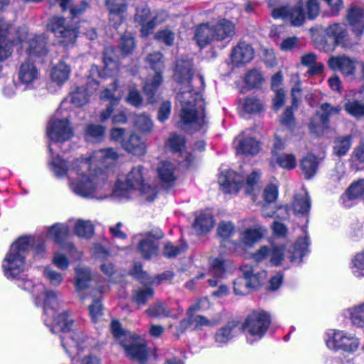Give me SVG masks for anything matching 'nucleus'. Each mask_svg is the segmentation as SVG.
<instances>
[{
	"mask_svg": "<svg viewBox=\"0 0 364 364\" xmlns=\"http://www.w3.org/2000/svg\"><path fill=\"white\" fill-rule=\"evenodd\" d=\"M277 164L282 168L291 170L296 166V157L291 154H284L275 156Z\"/></svg>",
	"mask_w": 364,
	"mask_h": 364,
	"instance_id": "55",
	"label": "nucleus"
},
{
	"mask_svg": "<svg viewBox=\"0 0 364 364\" xmlns=\"http://www.w3.org/2000/svg\"><path fill=\"white\" fill-rule=\"evenodd\" d=\"M105 128L100 124H88L85 129L87 137H90L94 140H101L105 134Z\"/></svg>",
	"mask_w": 364,
	"mask_h": 364,
	"instance_id": "59",
	"label": "nucleus"
},
{
	"mask_svg": "<svg viewBox=\"0 0 364 364\" xmlns=\"http://www.w3.org/2000/svg\"><path fill=\"white\" fill-rule=\"evenodd\" d=\"M89 313L92 322L96 323L102 316V306L99 299H95L89 306Z\"/></svg>",
	"mask_w": 364,
	"mask_h": 364,
	"instance_id": "62",
	"label": "nucleus"
},
{
	"mask_svg": "<svg viewBox=\"0 0 364 364\" xmlns=\"http://www.w3.org/2000/svg\"><path fill=\"white\" fill-rule=\"evenodd\" d=\"M214 224L215 221L212 213L205 211L196 217L193 226L198 234H205L213 228Z\"/></svg>",
	"mask_w": 364,
	"mask_h": 364,
	"instance_id": "28",
	"label": "nucleus"
},
{
	"mask_svg": "<svg viewBox=\"0 0 364 364\" xmlns=\"http://www.w3.org/2000/svg\"><path fill=\"white\" fill-rule=\"evenodd\" d=\"M47 28L64 47L73 46L79 33L77 28L67 23L65 18L57 16L49 19Z\"/></svg>",
	"mask_w": 364,
	"mask_h": 364,
	"instance_id": "8",
	"label": "nucleus"
},
{
	"mask_svg": "<svg viewBox=\"0 0 364 364\" xmlns=\"http://www.w3.org/2000/svg\"><path fill=\"white\" fill-rule=\"evenodd\" d=\"M152 13L150 8L144 4L136 7L134 15V21L141 26L140 33L144 27L149 23V20L151 18Z\"/></svg>",
	"mask_w": 364,
	"mask_h": 364,
	"instance_id": "44",
	"label": "nucleus"
},
{
	"mask_svg": "<svg viewBox=\"0 0 364 364\" xmlns=\"http://www.w3.org/2000/svg\"><path fill=\"white\" fill-rule=\"evenodd\" d=\"M345 110L351 116L359 118L364 116V102L349 100L345 104Z\"/></svg>",
	"mask_w": 364,
	"mask_h": 364,
	"instance_id": "48",
	"label": "nucleus"
},
{
	"mask_svg": "<svg viewBox=\"0 0 364 364\" xmlns=\"http://www.w3.org/2000/svg\"><path fill=\"white\" fill-rule=\"evenodd\" d=\"M158 176L161 185L168 188L174 186L176 181V166L169 161H161L157 167Z\"/></svg>",
	"mask_w": 364,
	"mask_h": 364,
	"instance_id": "23",
	"label": "nucleus"
},
{
	"mask_svg": "<svg viewBox=\"0 0 364 364\" xmlns=\"http://www.w3.org/2000/svg\"><path fill=\"white\" fill-rule=\"evenodd\" d=\"M300 167L306 179L311 178L318 168L317 158L312 154H308L301 161Z\"/></svg>",
	"mask_w": 364,
	"mask_h": 364,
	"instance_id": "38",
	"label": "nucleus"
},
{
	"mask_svg": "<svg viewBox=\"0 0 364 364\" xmlns=\"http://www.w3.org/2000/svg\"><path fill=\"white\" fill-rule=\"evenodd\" d=\"M355 60L346 55L333 56L328 61V67L333 70H340L346 75H352L355 72Z\"/></svg>",
	"mask_w": 364,
	"mask_h": 364,
	"instance_id": "25",
	"label": "nucleus"
},
{
	"mask_svg": "<svg viewBox=\"0 0 364 364\" xmlns=\"http://www.w3.org/2000/svg\"><path fill=\"white\" fill-rule=\"evenodd\" d=\"M287 0H268V6L272 9V16L289 21L293 26H299L305 20V14L301 6L289 7L281 6Z\"/></svg>",
	"mask_w": 364,
	"mask_h": 364,
	"instance_id": "11",
	"label": "nucleus"
},
{
	"mask_svg": "<svg viewBox=\"0 0 364 364\" xmlns=\"http://www.w3.org/2000/svg\"><path fill=\"white\" fill-rule=\"evenodd\" d=\"M36 295L35 303L43 309L45 324L53 333H63L60 336L61 344L69 356L71 357L75 353H80L86 348L83 333L79 330H72L74 323L66 312L55 316L59 306L57 292L45 289Z\"/></svg>",
	"mask_w": 364,
	"mask_h": 364,
	"instance_id": "3",
	"label": "nucleus"
},
{
	"mask_svg": "<svg viewBox=\"0 0 364 364\" xmlns=\"http://www.w3.org/2000/svg\"><path fill=\"white\" fill-rule=\"evenodd\" d=\"M111 331L114 338L120 344L122 343V341H126L133 335L130 332L124 331L122 328L121 323L117 320H112L111 323Z\"/></svg>",
	"mask_w": 364,
	"mask_h": 364,
	"instance_id": "57",
	"label": "nucleus"
},
{
	"mask_svg": "<svg viewBox=\"0 0 364 364\" xmlns=\"http://www.w3.org/2000/svg\"><path fill=\"white\" fill-rule=\"evenodd\" d=\"M264 232L265 229L260 225L248 228L242 232L241 240L245 245L252 246L263 237Z\"/></svg>",
	"mask_w": 364,
	"mask_h": 364,
	"instance_id": "37",
	"label": "nucleus"
},
{
	"mask_svg": "<svg viewBox=\"0 0 364 364\" xmlns=\"http://www.w3.org/2000/svg\"><path fill=\"white\" fill-rule=\"evenodd\" d=\"M70 68L64 62L60 61L55 65L51 71V80L60 85L66 82L70 76Z\"/></svg>",
	"mask_w": 364,
	"mask_h": 364,
	"instance_id": "33",
	"label": "nucleus"
},
{
	"mask_svg": "<svg viewBox=\"0 0 364 364\" xmlns=\"http://www.w3.org/2000/svg\"><path fill=\"white\" fill-rule=\"evenodd\" d=\"M237 151L245 155H255L259 151V143L253 137H245L243 134L236 138L235 142Z\"/></svg>",
	"mask_w": 364,
	"mask_h": 364,
	"instance_id": "26",
	"label": "nucleus"
},
{
	"mask_svg": "<svg viewBox=\"0 0 364 364\" xmlns=\"http://www.w3.org/2000/svg\"><path fill=\"white\" fill-rule=\"evenodd\" d=\"M121 346L124 348L127 356L134 360H137L144 364L146 360L147 353L146 346L144 344L138 343L136 337L132 335L126 341H122Z\"/></svg>",
	"mask_w": 364,
	"mask_h": 364,
	"instance_id": "19",
	"label": "nucleus"
},
{
	"mask_svg": "<svg viewBox=\"0 0 364 364\" xmlns=\"http://www.w3.org/2000/svg\"><path fill=\"white\" fill-rule=\"evenodd\" d=\"M26 52L31 58L43 61L48 54V37L46 34L36 35L28 42Z\"/></svg>",
	"mask_w": 364,
	"mask_h": 364,
	"instance_id": "17",
	"label": "nucleus"
},
{
	"mask_svg": "<svg viewBox=\"0 0 364 364\" xmlns=\"http://www.w3.org/2000/svg\"><path fill=\"white\" fill-rule=\"evenodd\" d=\"M235 328L236 325L234 323L228 322L215 332V342L220 346L228 343L234 337Z\"/></svg>",
	"mask_w": 364,
	"mask_h": 364,
	"instance_id": "36",
	"label": "nucleus"
},
{
	"mask_svg": "<svg viewBox=\"0 0 364 364\" xmlns=\"http://www.w3.org/2000/svg\"><path fill=\"white\" fill-rule=\"evenodd\" d=\"M70 102L75 107H82L88 101V93L82 87H76L75 90L70 94Z\"/></svg>",
	"mask_w": 364,
	"mask_h": 364,
	"instance_id": "46",
	"label": "nucleus"
},
{
	"mask_svg": "<svg viewBox=\"0 0 364 364\" xmlns=\"http://www.w3.org/2000/svg\"><path fill=\"white\" fill-rule=\"evenodd\" d=\"M46 134L50 141L48 147L51 159L48 165L58 178L67 177L69 188L75 195L85 198L102 200L108 196L107 175L103 169L116 162L119 158L113 148L96 150L87 158H80L71 164L59 155L54 156L55 144L70 140L74 133L67 118L60 119L58 112L49 120Z\"/></svg>",
	"mask_w": 364,
	"mask_h": 364,
	"instance_id": "1",
	"label": "nucleus"
},
{
	"mask_svg": "<svg viewBox=\"0 0 364 364\" xmlns=\"http://www.w3.org/2000/svg\"><path fill=\"white\" fill-rule=\"evenodd\" d=\"M17 77L19 85L23 86V90H31L40 77V71L33 63L26 60L19 65Z\"/></svg>",
	"mask_w": 364,
	"mask_h": 364,
	"instance_id": "14",
	"label": "nucleus"
},
{
	"mask_svg": "<svg viewBox=\"0 0 364 364\" xmlns=\"http://www.w3.org/2000/svg\"><path fill=\"white\" fill-rule=\"evenodd\" d=\"M43 274L52 286L58 287L63 282V275L50 267H46L44 268Z\"/></svg>",
	"mask_w": 364,
	"mask_h": 364,
	"instance_id": "58",
	"label": "nucleus"
},
{
	"mask_svg": "<svg viewBox=\"0 0 364 364\" xmlns=\"http://www.w3.org/2000/svg\"><path fill=\"white\" fill-rule=\"evenodd\" d=\"M185 138L183 136L173 134L168 139L166 145L169 147L173 153H179L182 154V151L185 147Z\"/></svg>",
	"mask_w": 364,
	"mask_h": 364,
	"instance_id": "54",
	"label": "nucleus"
},
{
	"mask_svg": "<svg viewBox=\"0 0 364 364\" xmlns=\"http://www.w3.org/2000/svg\"><path fill=\"white\" fill-rule=\"evenodd\" d=\"M162 57L160 52H155L149 54L146 58L147 63L155 71L154 76L151 80H147L144 85V93L149 103L155 102L156 92L162 82L161 73L164 69Z\"/></svg>",
	"mask_w": 364,
	"mask_h": 364,
	"instance_id": "10",
	"label": "nucleus"
},
{
	"mask_svg": "<svg viewBox=\"0 0 364 364\" xmlns=\"http://www.w3.org/2000/svg\"><path fill=\"white\" fill-rule=\"evenodd\" d=\"M122 146L124 150L134 155H143L145 153L146 146L141 139L132 134L129 137L122 141Z\"/></svg>",
	"mask_w": 364,
	"mask_h": 364,
	"instance_id": "29",
	"label": "nucleus"
},
{
	"mask_svg": "<svg viewBox=\"0 0 364 364\" xmlns=\"http://www.w3.org/2000/svg\"><path fill=\"white\" fill-rule=\"evenodd\" d=\"M4 85L2 87L3 95L6 97H13L16 95L18 87L21 86L17 83L14 77H7L3 78Z\"/></svg>",
	"mask_w": 364,
	"mask_h": 364,
	"instance_id": "51",
	"label": "nucleus"
},
{
	"mask_svg": "<svg viewBox=\"0 0 364 364\" xmlns=\"http://www.w3.org/2000/svg\"><path fill=\"white\" fill-rule=\"evenodd\" d=\"M168 14L164 10L158 11L154 14H152L151 18L149 20V23L144 27L141 31V36L145 38L152 33L154 28L164 21L168 18Z\"/></svg>",
	"mask_w": 364,
	"mask_h": 364,
	"instance_id": "35",
	"label": "nucleus"
},
{
	"mask_svg": "<svg viewBox=\"0 0 364 364\" xmlns=\"http://www.w3.org/2000/svg\"><path fill=\"white\" fill-rule=\"evenodd\" d=\"M325 33L327 36L333 39L336 46L350 48L356 44L349 37L344 24L338 23L331 24L326 28Z\"/></svg>",
	"mask_w": 364,
	"mask_h": 364,
	"instance_id": "16",
	"label": "nucleus"
},
{
	"mask_svg": "<svg viewBox=\"0 0 364 364\" xmlns=\"http://www.w3.org/2000/svg\"><path fill=\"white\" fill-rule=\"evenodd\" d=\"M146 313L149 316L156 318L168 317L171 315V311L162 302H156L150 306Z\"/></svg>",
	"mask_w": 364,
	"mask_h": 364,
	"instance_id": "53",
	"label": "nucleus"
},
{
	"mask_svg": "<svg viewBox=\"0 0 364 364\" xmlns=\"http://www.w3.org/2000/svg\"><path fill=\"white\" fill-rule=\"evenodd\" d=\"M348 21L353 27V31L357 36H360L364 31L363 23V11L358 6H353L348 12Z\"/></svg>",
	"mask_w": 364,
	"mask_h": 364,
	"instance_id": "30",
	"label": "nucleus"
},
{
	"mask_svg": "<svg viewBox=\"0 0 364 364\" xmlns=\"http://www.w3.org/2000/svg\"><path fill=\"white\" fill-rule=\"evenodd\" d=\"M154 295V290L150 287L139 288L134 290L132 298L134 301L141 305L144 304Z\"/></svg>",
	"mask_w": 364,
	"mask_h": 364,
	"instance_id": "49",
	"label": "nucleus"
},
{
	"mask_svg": "<svg viewBox=\"0 0 364 364\" xmlns=\"http://www.w3.org/2000/svg\"><path fill=\"white\" fill-rule=\"evenodd\" d=\"M351 273L356 277H364V250L355 255L349 264Z\"/></svg>",
	"mask_w": 364,
	"mask_h": 364,
	"instance_id": "41",
	"label": "nucleus"
},
{
	"mask_svg": "<svg viewBox=\"0 0 364 364\" xmlns=\"http://www.w3.org/2000/svg\"><path fill=\"white\" fill-rule=\"evenodd\" d=\"M48 237L59 244L61 247L73 252L75 247L70 241L68 240L70 235V225L68 223H55L48 228Z\"/></svg>",
	"mask_w": 364,
	"mask_h": 364,
	"instance_id": "15",
	"label": "nucleus"
},
{
	"mask_svg": "<svg viewBox=\"0 0 364 364\" xmlns=\"http://www.w3.org/2000/svg\"><path fill=\"white\" fill-rule=\"evenodd\" d=\"M163 236L161 232L153 235L149 232L144 238L141 239L138 244V250L144 259H151L156 256L158 252V243L154 239H159Z\"/></svg>",
	"mask_w": 364,
	"mask_h": 364,
	"instance_id": "21",
	"label": "nucleus"
},
{
	"mask_svg": "<svg viewBox=\"0 0 364 364\" xmlns=\"http://www.w3.org/2000/svg\"><path fill=\"white\" fill-rule=\"evenodd\" d=\"M243 177L232 170L221 171L218 177V183L224 192L236 193L240 189Z\"/></svg>",
	"mask_w": 364,
	"mask_h": 364,
	"instance_id": "18",
	"label": "nucleus"
},
{
	"mask_svg": "<svg viewBox=\"0 0 364 364\" xmlns=\"http://www.w3.org/2000/svg\"><path fill=\"white\" fill-rule=\"evenodd\" d=\"M284 249L282 247H270V262L274 266H279L284 259Z\"/></svg>",
	"mask_w": 364,
	"mask_h": 364,
	"instance_id": "63",
	"label": "nucleus"
},
{
	"mask_svg": "<svg viewBox=\"0 0 364 364\" xmlns=\"http://www.w3.org/2000/svg\"><path fill=\"white\" fill-rule=\"evenodd\" d=\"M134 125L142 132H149L153 128L152 120L145 114H138L135 117Z\"/></svg>",
	"mask_w": 364,
	"mask_h": 364,
	"instance_id": "56",
	"label": "nucleus"
},
{
	"mask_svg": "<svg viewBox=\"0 0 364 364\" xmlns=\"http://www.w3.org/2000/svg\"><path fill=\"white\" fill-rule=\"evenodd\" d=\"M30 240L31 245L30 249L31 247L34 250V256L35 257L42 258L44 257L46 254V246L45 242L41 238H38L34 240L33 238L27 237Z\"/></svg>",
	"mask_w": 364,
	"mask_h": 364,
	"instance_id": "61",
	"label": "nucleus"
},
{
	"mask_svg": "<svg viewBox=\"0 0 364 364\" xmlns=\"http://www.w3.org/2000/svg\"><path fill=\"white\" fill-rule=\"evenodd\" d=\"M320 109L321 112H317L309 124L310 131L316 135L322 134L328 129L329 118L333 115L338 114L341 107L325 102L320 105Z\"/></svg>",
	"mask_w": 364,
	"mask_h": 364,
	"instance_id": "12",
	"label": "nucleus"
},
{
	"mask_svg": "<svg viewBox=\"0 0 364 364\" xmlns=\"http://www.w3.org/2000/svg\"><path fill=\"white\" fill-rule=\"evenodd\" d=\"M292 207L296 214L305 215L309 213L311 208V202L309 196L306 191L295 195Z\"/></svg>",
	"mask_w": 364,
	"mask_h": 364,
	"instance_id": "32",
	"label": "nucleus"
},
{
	"mask_svg": "<svg viewBox=\"0 0 364 364\" xmlns=\"http://www.w3.org/2000/svg\"><path fill=\"white\" fill-rule=\"evenodd\" d=\"M346 196L350 200L359 198L364 199V179L353 183L346 191Z\"/></svg>",
	"mask_w": 364,
	"mask_h": 364,
	"instance_id": "50",
	"label": "nucleus"
},
{
	"mask_svg": "<svg viewBox=\"0 0 364 364\" xmlns=\"http://www.w3.org/2000/svg\"><path fill=\"white\" fill-rule=\"evenodd\" d=\"M75 286L77 291L87 289L91 281V272L85 267L78 266L75 269Z\"/></svg>",
	"mask_w": 364,
	"mask_h": 364,
	"instance_id": "34",
	"label": "nucleus"
},
{
	"mask_svg": "<svg viewBox=\"0 0 364 364\" xmlns=\"http://www.w3.org/2000/svg\"><path fill=\"white\" fill-rule=\"evenodd\" d=\"M263 81L262 73L256 69L250 70L245 77V82L249 88H257Z\"/></svg>",
	"mask_w": 364,
	"mask_h": 364,
	"instance_id": "47",
	"label": "nucleus"
},
{
	"mask_svg": "<svg viewBox=\"0 0 364 364\" xmlns=\"http://www.w3.org/2000/svg\"><path fill=\"white\" fill-rule=\"evenodd\" d=\"M126 100L129 105L136 107L141 106L142 104V97L139 91L135 87L129 88Z\"/></svg>",
	"mask_w": 364,
	"mask_h": 364,
	"instance_id": "64",
	"label": "nucleus"
},
{
	"mask_svg": "<svg viewBox=\"0 0 364 364\" xmlns=\"http://www.w3.org/2000/svg\"><path fill=\"white\" fill-rule=\"evenodd\" d=\"M326 343L331 350L353 353L358 350L360 340L352 333L331 329L326 333Z\"/></svg>",
	"mask_w": 364,
	"mask_h": 364,
	"instance_id": "7",
	"label": "nucleus"
},
{
	"mask_svg": "<svg viewBox=\"0 0 364 364\" xmlns=\"http://www.w3.org/2000/svg\"><path fill=\"white\" fill-rule=\"evenodd\" d=\"M271 323L270 314L264 311H253L248 314L243 323V330L254 340L261 339Z\"/></svg>",
	"mask_w": 364,
	"mask_h": 364,
	"instance_id": "9",
	"label": "nucleus"
},
{
	"mask_svg": "<svg viewBox=\"0 0 364 364\" xmlns=\"http://www.w3.org/2000/svg\"><path fill=\"white\" fill-rule=\"evenodd\" d=\"M74 232L80 237L89 238L94 233V227L90 221L77 220L75 225Z\"/></svg>",
	"mask_w": 364,
	"mask_h": 364,
	"instance_id": "43",
	"label": "nucleus"
},
{
	"mask_svg": "<svg viewBox=\"0 0 364 364\" xmlns=\"http://www.w3.org/2000/svg\"><path fill=\"white\" fill-rule=\"evenodd\" d=\"M291 80L295 82L294 85L291 90V96L292 100V107L294 109L298 108L299 104L301 101L302 96V90L301 87V82L299 80V75H295L291 77Z\"/></svg>",
	"mask_w": 364,
	"mask_h": 364,
	"instance_id": "52",
	"label": "nucleus"
},
{
	"mask_svg": "<svg viewBox=\"0 0 364 364\" xmlns=\"http://www.w3.org/2000/svg\"><path fill=\"white\" fill-rule=\"evenodd\" d=\"M143 167H134L124 180L117 179L112 190V197L119 201L128 200L134 191L139 193L148 201H153L156 196V188L144 182Z\"/></svg>",
	"mask_w": 364,
	"mask_h": 364,
	"instance_id": "4",
	"label": "nucleus"
},
{
	"mask_svg": "<svg viewBox=\"0 0 364 364\" xmlns=\"http://www.w3.org/2000/svg\"><path fill=\"white\" fill-rule=\"evenodd\" d=\"M228 264L229 261L222 257H215L210 261V272L213 276V279H209L208 281L210 287H216L219 279L225 277Z\"/></svg>",
	"mask_w": 364,
	"mask_h": 364,
	"instance_id": "24",
	"label": "nucleus"
},
{
	"mask_svg": "<svg viewBox=\"0 0 364 364\" xmlns=\"http://www.w3.org/2000/svg\"><path fill=\"white\" fill-rule=\"evenodd\" d=\"M215 36V40L230 41L235 34V26L231 21L225 18L218 19L215 23L211 22Z\"/></svg>",
	"mask_w": 364,
	"mask_h": 364,
	"instance_id": "20",
	"label": "nucleus"
},
{
	"mask_svg": "<svg viewBox=\"0 0 364 364\" xmlns=\"http://www.w3.org/2000/svg\"><path fill=\"white\" fill-rule=\"evenodd\" d=\"M346 316L350 318L353 325L364 327V302L348 308L346 310Z\"/></svg>",
	"mask_w": 364,
	"mask_h": 364,
	"instance_id": "40",
	"label": "nucleus"
},
{
	"mask_svg": "<svg viewBox=\"0 0 364 364\" xmlns=\"http://www.w3.org/2000/svg\"><path fill=\"white\" fill-rule=\"evenodd\" d=\"M253 57L254 50L252 47L245 42H240L232 49L231 53L232 63L236 66L249 63L252 60Z\"/></svg>",
	"mask_w": 364,
	"mask_h": 364,
	"instance_id": "22",
	"label": "nucleus"
},
{
	"mask_svg": "<svg viewBox=\"0 0 364 364\" xmlns=\"http://www.w3.org/2000/svg\"><path fill=\"white\" fill-rule=\"evenodd\" d=\"M119 48L124 55L131 54L136 48L135 38L131 33L126 32L120 38Z\"/></svg>",
	"mask_w": 364,
	"mask_h": 364,
	"instance_id": "42",
	"label": "nucleus"
},
{
	"mask_svg": "<svg viewBox=\"0 0 364 364\" xmlns=\"http://www.w3.org/2000/svg\"><path fill=\"white\" fill-rule=\"evenodd\" d=\"M193 63L189 60L178 59L174 69L173 77L180 85L176 95L180 102V127L186 132H193L206 127L205 101L201 90L205 81L202 75H193Z\"/></svg>",
	"mask_w": 364,
	"mask_h": 364,
	"instance_id": "2",
	"label": "nucleus"
},
{
	"mask_svg": "<svg viewBox=\"0 0 364 364\" xmlns=\"http://www.w3.org/2000/svg\"><path fill=\"white\" fill-rule=\"evenodd\" d=\"M195 38L198 45L203 48L215 40L212 23L200 24L196 29Z\"/></svg>",
	"mask_w": 364,
	"mask_h": 364,
	"instance_id": "27",
	"label": "nucleus"
},
{
	"mask_svg": "<svg viewBox=\"0 0 364 364\" xmlns=\"http://www.w3.org/2000/svg\"><path fill=\"white\" fill-rule=\"evenodd\" d=\"M131 0H105V6L109 11V23L117 28L126 18L128 6Z\"/></svg>",
	"mask_w": 364,
	"mask_h": 364,
	"instance_id": "13",
	"label": "nucleus"
},
{
	"mask_svg": "<svg viewBox=\"0 0 364 364\" xmlns=\"http://www.w3.org/2000/svg\"><path fill=\"white\" fill-rule=\"evenodd\" d=\"M353 136L351 135L338 136L334 140L333 153L338 156H345L351 147Z\"/></svg>",
	"mask_w": 364,
	"mask_h": 364,
	"instance_id": "39",
	"label": "nucleus"
},
{
	"mask_svg": "<svg viewBox=\"0 0 364 364\" xmlns=\"http://www.w3.org/2000/svg\"><path fill=\"white\" fill-rule=\"evenodd\" d=\"M30 240L22 237L14 242L6 255L2 268L6 278L18 279L26 269V258L30 250Z\"/></svg>",
	"mask_w": 364,
	"mask_h": 364,
	"instance_id": "5",
	"label": "nucleus"
},
{
	"mask_svg": "<svg viewBox=\"0 0 364 364\" xmlns=\"http://www.w3.org/2000/svg\"><path fill=\"white\" fill-rule=\"evenodd\" d=\"M262 108V104L255 97H247L243 103V109L250 114L259 112Z\"/></svg>",
	"mask_w": 364,
	"mask_h": 364,
	"instance_id": "60",
	"label": "nucleus"
},
{
	"mask_svg": "<svg viewBox=\"0 0 364 364\" xmlns=\"http://www.w3.org/2000/svg\"><path fill=\"white\" fill-rule=\"evenodd\" d=\"M309 238L307 235H305L304 237H299L293 247L291 262L297 263L301 262L302 258L309 252Z\"/></svg>",
	"mask_w": 364,
	"mask_h": 364,
	"instance_id": "31",
	"label": "nucleus"
},
{
	"mask_svg": "<svg viewBox=\"0 0 364 364\" xmlns=\"http://www.w3.org/2000/svg\"><path fill=\"white\" fill-rule=\"evenodd\" d=\"M240 272L242 275L233 282L234 293L239 296H245L258 288L266 277L264 271L255 272L249 264L242 265Z\"/></svg>",
	"mask_w": 364,
	"mask_h": 364,
	"instance_id": "6",
	"label": "nucleus"
},
{
	"mask_svg": "<svg viewBox=\"0 0 364 364\" xmlns=\"http://www.w3.org/2000/svg\"><path fill=\"white\" fill-rule=\"evenodd\" d=\"M16 279L18 281V287L31 292L36 297V295H38V291L44 289V286L42 284H35L32 280L21 278V275H20L18 279Z\"/></svg>",
	"mask_w": 364,
	"mask_h": 364,
	"instance_id": "45",
	"label": "nucleus"
}]
</instances>
